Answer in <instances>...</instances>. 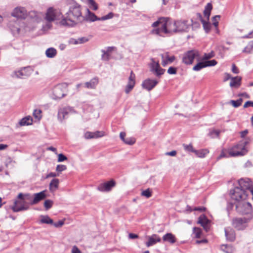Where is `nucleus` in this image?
I'll return each mask as SVG.
<instances>
[{"instance_id":"1","label":"nucleus","mask_w":253,"mask_h":253,"mask_svg":"<svg viewBox=\"0 0 253 253\" xmlns=\"http://www.w3.org/2000/svg\"><path fill=\"white\" fill-rule=\"evenodd\" d=\"M66 15L60 21L61 24L63 26H74L84 21V16L82 15L81 6L77 3H74L70 6Z\"/></svg>"},{"instance_id":"2","label":"nucleus","mask_w":253,"mask_h":253,"mask_svg":"<svg viewBox=\"0 0 253 253\" xmlns=\"http://www.w3.org/2000/svg\"><path fill=\"white\" fill-rule=\"evenodd\" d=\"M32 198V195L30 193H19L16 199L14 202L13 205L11 208V209L14 212H19L29 210L31 205L30 200Z\"/></svg>"},{"instance_id":"3","label":"nucleus","mask_w":253,"mask_h":253,"mask_svg":"<svg viewBox=\"0 0 253 253\" xmlns=\"http://www.w3.org/2000/svg\"><path fill=\"white\" fill-rule=\"evenodd\" d=\"M228 152L229 155L231 157L244 156L247 152L246 149V143L245 142H241L229 149Z\"/></svg>"},{"instance_id":"4","label":"nucleus","mask_w":253,"mask_h":253,"mask_svg":"<svg viewBox=\"0 0 253 253\" xmlns=\"http://www.w3.org/2000/svg\"><path fill=\"white\" fill-rule=\"evenodd\" d=\"M236 209L237 211L241 214H247L250 213L252 211V207L251 204L246 201L242 200L238 201L236 204Z\"/></svg>"},{"instance_id":"5","label":"nucleus","mask_w":253,"mask_h":253,"mask_svg":"<svg viewBox=\"0 0 253 253\" xmlns=\"http://www.w3.org/2000/svg\"><path fill=\"white\" fill-rule=\"evenodd\" d=\"M230 194L231 198L236 201H241L242 200H246L248 194L247 191L240 188L239 187H236L234 189L231 190Z\"/></svg>"},{"instance_id":"6","label":"nucleus","mask_w":253,"mask_h":253,"mask_svg":"<svg viewBox=\"0 0 253 253\" xmlns=\"http://www.w3.org/2000/svg\"><path fill=\"white\" fill-rule=\"evenodd\" d=\"M200 58L199 52L197 50H191L184 53L182 57V62L186 65L192 64L194 59Z\"/></svg>"},{"instance_id":"7","label":"nucleus","mask_w":253,"mask_h":253,"mask_svg":"<svg viewBox=\"0 0 253 253\" xmlns=\"http://www.w3.org/2000/svg\"><path fill=\"white\" fill-rule=\"evenodd\" d=\"M67 87V85L66 84L56 85L53 89V99H59L64 97Z\"/></svg>"},{"instance_id":"8","label":"nucleus","mask_w":253,"mask_h":253,"mask_svg":"<svg viewBox=\"0 0 253 253\" xmlns=\"http://www.w3.org/2000/svg\"><path fill=\"white\" fill-rule=\"evenodd\" d=\"M33 70L31 67H24L18 71H14L12 75V77L17 78L25 79L30 76Z\"/></svg>"},{"instance_id":"9","label":"nucleus","mask_w":253,"mask_h":253,"mask_svg":"<svg viewBox=\"0 0 253 253\" xmlns=\"http://www.w3.org/2000/svg\"><path fill=\"white\" fill-rule=\"evenodd\" d=\"M177 27L176 26V21L171 22L166 18L165 22L163 25L162 30L165 34L177 33Z\"/></svg>"},{"instance_id":"10","label":"nucleus","mask_w":253,"mask_h":253,"mask_svg":"<svg viewBox=\"0 0 253 253\" xmlns=\"http://www.w3.org/2000/svg\"><path fill=\"white\" fill-rule=\"evenodd\" d=\"M191 26V23H188L186 20H179L176 21L177 32H187Z\"/></svg>"},{"instance_id":"11","label":"nucleus","mask_w":253,"mask_h":253,"mask_svg":"<svg viewBox=\"0 0 253 253\" xmlns=\"http://www.w3.org/2000/svg\"><path fill=\"white\" fill-rule=\"evenodd\" d=\"M11 15L18 18L25 19L27 16V12L24 7H17L13 10Z\"/></svg>"},{"instance_id":"12","label":"nucleus","mask_w":253,"mask_h":253,"mask_svg":"<svg viewBox=\"0 0 253 253\" xmlns=\"http://www.w3.org/2000/svg\"><path fill=\"white\" fill-rule=\"evenodd\" d=\"M32 196L33 198L30 200V204H31V205H36L46 198L45 192V191H42L39 193H35L34 195H32Z\"/></svg>"},{"instance_id":"13","label":"nucleus","mask_w":253,"mask_h":253,"mask_svg":"<svg viewBox=\"0 0 253 253\" xmlns=\"http://www.w3.org/2000/svg\"><path fill=\"white\" fill-rule=\"evenodd\" d=\"M115 183L113 180L100 184L97 187V190L101 192H108L111 190L115 186Z\"/></svg>"},{"instance_id":"14","label":"nucleus","mask_w":253,"mask_h":253,"mask_svg":"<svg viewBox=\"0 0 253 253\" xmlns=\"http://www.w3.org/2000/svg\"><path fill=\"white\" fill-rule=\"evenodd\" d=\"M158 82L156 80L147 79L143 82L142 85L144 88L148 91H150L158 84Z\"/></svg>"},{"instance_id":"15","label":"nucleus","mask_w":253,"mask_h":253,"mask_svg":"<svg viewBox=\"0 0 253 253\" xmlns=\"http://www.w3.org/2000/svg\"><path fill=\"white\" fill-rule=\"evenodd\" d=\"M238 183L239 187L247 191V193L248 191L251 192V190L253 189L249 179L245 180L244 179H241L239 180Z\"/></svg>"},{"instance_id":"16","label":"nucleus","mask_w":253,"mask_h":253,"mask_svg":"<svg viewBox=\"0 0 253 253\" xmlns=\"http://www.w3.org/2000/svg\"><path fill=\"white\" fill-rule=\"evenodd\" d=\"M57 18V12L52 7L48 8L46 15L45 19L48 22H51L55 20Z\"/></svg>"},{"instance_id":"17","label":"nucleus","mask_w":253,"mask_h":253,"mask_svg":"<svg viewBox=\"0 0 253 253\" xmlns=\"http://www.w3.org/2000/svg\"><path fill=\"white\" fill-rule=\"evenodd\" d=\"M148 241L146 243V245L147 247L152 246L156 244L157 242L161 241V238L156 234H153L151 236L148 237Z\"/></svg>"},{"instance_id":"18","label":"nucleus","mask_w":253,"mask_h":253,"mask_svg":"<svg viewBox=\"0 0 253 253\" xmlns=\"http://www.w3.org/2000/svg\"><path fill=\"white\" fill-rule=\"evenodd\" d=\"M104 135L103 131H97L95 132H86L84 134V137L86 139L96 138Z\"/></svg>"},{"instance_id":"19","label":"nucleus","mask_w":253,"mask_h":253,"mask_svg":"<svg viewBox=\"0 0 253 253\" xmlns=\"http://www.w3.org/2000/svg\"><path fill=\"white\" fill-rule=\"evenodd\" d=\"M246 222V219L244 218H236L233 219V225L238 230L241 229V226Z\"/></svg>"},{"instance_id":"20","label":"nucleus","mask_w":253,"mask_h":253,"mask_svg":"<svg viewBox=\"0 0 253 253\" xmlns=\"http://www.w3.org/2000/svg\"><path fill=\"white\" fill-rule=\"evenodd\" d=\"M87 13L84 17V20L89 22H94L100 20V18L97 17L93 13L91 12L88 9H86Z\"/></svg>"},{"instance_id":"21","label":"nucleus","mask_w":253,"mask_h":253,"mask_svg":"<svg viewBox=\"0 0 253 253\" xmlns=\"http://www.w3.org/2000/svg\"><path fill=\"white\" fill-rule=\"evenodd\" d=\"M69 108H63L59 109L58 113V119L62 121L66 117L69 113Z\"/></svg>"},{"instance_id":"22","label":"nucleus","mask_w":253,"mask_h":253,"mask_svg":"<svg viewBox=\"0 0 253 253\" xmlns=\"http://www.w3.org/2000/svg\"><path fill=\"white\" fill-rule=\"evenodd\" d=\"M225 234L228 240L232 242L235 239V234L232 230L228 228H226L224 229Z\"/></svg>"},{"instance_id":"23","label":"nucleus","mask_w":253,"mask_h":253,"mask_svg":"<svg viewBox=\"0 0 253 253\" xmlns=\"http://www.w3.org/2000/svg\"><path fill=\"white\" fill-rule=\"evenodd\" d=\"M209 222L210 221L206 218L204 215L200 216L199 218L198 223H200L207 231L209 229L208 226Z\"/></svg>"},{"instance_id":"24","label":"nucleus","mask_w":253,"mask_h":253,"mask_svg":"<svg viewBox=\"0 0 253 253\" xmlns=\"http://www.w3.org/2000/svg\"><path fill=\"white\" fill-rule=\"evenodd\" d=\"M98 83V80L97 78L92 79L90 81L86 82L84 86L87 88L94 89Z\"/></svg>"},{"instance_id":"25","label":"nucleus","mask_w":253,"mask_h":253,"mask_svg":"<svg viewBox=\"0 0 253 253\" xmlns=\"http://www.w3.org/2000/svg\"><path fill=\"white\" fill-rule=\"evenodd\" d=\"M242 78L239 76L232 77L230 83V86L231 87H238L240 85Z\"/></svg>"},{"instance_id":"26","label":"nucleus","mask_w":253,"mask_h":253,"mask_svg":"<svg viewBox=\"0 0 253 253\" xmlns=\"http://www.w3.org/2000/svg\"><path fill=\"white\" fill-rule=\"evenodd\" d=\"M163 240L165 242H168L171 244H173L176 242L175 236L171 233H167L163 237Z\"/></svg>"},{"instance_id":"27","label":"nucleus","mask_w":253,"mask_h":253,"mask_svg":"<svg viewBox=\"0 0 253 253\" xmlns=\"http://www.w3.org/2000/svg\"><path fill=\"white\" fill-rule=\"evenodd\" d=\"M59 180L58 179H53L49 184V190L51 192H54L59 186Z\"/></svg>"},{"instance_id":"28","label":"nucleus","mask_w":253,"mask_h":253,"mask_svg":"<svg viewBox=\"0 0 253 253\" xmlns=\"http://www.w3.org/2000/svg\"><path fill=\"white\" fill-rule=\"evenodd\" d=\"M33 119L30 116L26 117L22 119L19 122V124L21 126H29L32 125Z\"/></svg>"},{"instance_id":"29","label":"nucleus","mask_w":253,"mask_h":253,"mask_svg":"<svg viewBox=\"0 0 253 253\" xmlns=\"http://www.w3.org/2000/svg\"><path fill=\"white\" fill-rule=\"evenodd\" d=\"M57 54L56 50L53 47H50L46 49L45 55L48 58H53Z\"/></svg>"},{"instance_id":"30","label":"nucleus","mask_w":253,"mask_h":253,"mask_svg":"<svg viewBox=\"0 0 253 253\" xmlns=\"http://www.w3.org/2000/svg\"><path fill=\"white\" fill-rule=\"evenodd\" d=\"M198 15L200 17L201 21L203 24V26L205 32L208 33L210 32L211 29V25L209 22H207L206 21L203 19L202 16L200 14L198 13Z\"/></svg>"},{"instance_id":"31","label":"nucleus","mask_w":253,"mask_h":253,"mask_svg":"<svg viewBox=\"0 0 253 253\" xmlns=\"http://www.w3.org/2000/svg\"><path fill=\"white\" fill-rule=\"evenodd\" d=\"M221 250L225 253H233L234 248L231 245H222L220 247Z\"/></svg>"},{"instance_id":"32","label":"nucleus","mask_w":253,"mask_h":253,"mask_svg":"<svg viewBox=\"0 0 253 253\" xmlns=\"http://www.w3.org/2000/svg\"><path fill=\"white\" fill-rule=\"evenodd\" d=\"M212 8V5L211 3H208L205 6L204 13L205 16L207 17L208 20L209 19Z\"/></svg>"},{"instance_id":"33","label":"nucleus","mask_w":253,"mask_h":253,"mask_svg":"<svg viewBox=\"0 0 253 253\" xmlns=\"http://www.w3.org/2000/svg\"><path fill=\"white\" fill-rule=\"evenodd\" d=\"M40 222L42 223L50 224L53 223V221L47 215H41Z\"/></svg>"},{"instance_id":"34","label":"nucleus","mask_w":253,"mask_h":253,"mask_svg":"<svg viewBox=\"0 0 253 253\" xmlns=\"http://www.w3.org/2000/svg\"><path fill=\"white\" fill-rule=\"evenodd\" d=\"M209 153V151L206 149H203L200 150H196L194 153L199 158H204L206 155Z\"/></svg>"},{"instance_id":"35","label":"nucleus","mask_w":253,"mask_h":253,"mask_svg":"<svg viewBox=\"0 0 253 253\" xmlns=\"http://www.w3.org/2000/svg\"><path fill=\"white\" fill-rule=\"evenodd\" d=\"M111 48L112 47H109L107 51L102 50V52H103V54L102 55V60L105 61L109 60L110 58V54L108 52L111 51Z\"/></svg>"},{"instance_id":"36","label":"nucleus","mask_w":253,"mask_h":253,"mask_svg":"<svg viewBox=\"0 0 253 253\" xmlns=\"http://www.w3.org/2000/svg\"><path fill=\"white\" fill-rule=\"evenodd\" d=\"M166 18L164 17H161L157 21L154 22L152 26L153 27H157L159 26H161V27H163V25L164 24V22H165Z\"/></svg>"},{"instance_id":"37","label":"nucleus","mask_w":253,"mask_h":253,"mask_svg":"<svg viewBox=\"0 0 253 253\" xmlns=\"http://www.w3.org/2000/svg\"><path fill=\"white\" fill-rule=\"evenodd\" d=\"M159 63L158 62H156L154 59H151V63H150V71L152 73L154 72L157 68L159 67Z\"/></svg>"},{"instance_id":"38","label":"nucleus","mask_w":253,"mask_h":253,"mask_svg":"<svg viewBox=\"0 0 253 253\" xmlns=\"http://www.w3.org/2000/svg\"><path fill=\"white\" fill-rule=\"evenodd\" d=\"M206 67L205 62H200L194 66L193 68V70L196 71H199L202 69Z\"/></svg>"},{"instance_id":"39","label":"nucleus","mask_w":253,"mask_h":253,"mask_svg":"<svg viewBox=\"0 0 253 253\" xmlns=\"http://www.w3.org/2000/svg\"><path fill=\"white\" fill-rule=\"evenodd\" d=\"M243 102V99L241 98H239L237 100H231L230 101V103L234 107L237 108L239 107Z\"/></svg>"},{"instance_id":"40","label":"nucleus","mask_w":253,"mask_h":253,"mask_svg":"<svg viewBox=\"0 0 253 253\" xmlns=\"http://www.w3.org/2000/svg\"><path fill=\"white\" fill-rule=\"evenodd\" d=\"M165 72V69L162 68L159 65V67L156 69L153 73L157 77H159L161 75H163Z\"/></svg>"},{"instance_id":"41","label":"nucleus","mask_w":253,"mask_h":253,"mask_svg":"<svg viewBox=\"0 0 253 253\" xmlns=\"http://www.w3.org/2000/svg\"><path fill=\"white\" fill-rule=\"evenodd\" d=\"M44 14L43 13L36 11V15H35V17L33 20L37 22H39L42 20Z\"/></svg>"},{"instance_id":"42","label":"nucleus","mask_w":253,"mask_h":253,"mask_svg":"<svg viewBox=\"0 0 253 253\" xmlns=\"http://www.w3.org/2000/svg\"><path fill=\"white\" fill-rule=\"evenodd\" d=\"M89 7L94 10H96L98 8L96 3L93 0H87Z\"/></svg>"},{"instance_id":"43","label":"nucleus","mask_w":253,"mask_h":253,"mask_svg":"<svg viewBox=\"0 0 253 253\" xmlns=\"http://www.w3.org/2000/svg\"><path fill=\"white\" fill-rule=\"evenodd\" d=\"M53 205L52 201L50 200H46L44 202V206L46 210L51 208Z\"/></svg>"},{"instance_id":"44","label":"nucleus","mask_w":253,"mask_h":253,"mask_svg":"<svg viewBox=\"0 0 253 253\" xmlns=\"http://www.w3.org/2000/svg\"><path fill=\"white\" fill-rule=\"evenodd\" d=\"M206 67L214 66L217 64V62L215 60H211L204 61Z\"/></svg>"},{"instance_id":"45","label":"nucleus","mask_w":253,"mask_h":253,"mask_svg":"<svg viewBox=\"0 0 253 253\" xmlns=\"http://www.w3.org/2000/svg\"><path fill=\"white\" fill-rule=\"evenodd\" d=\"M219 134V131L216 130H211L209 133V135L210 136H211V138H214L218 137Z\"/></svg>"},{"instance_id":"46","label":"nucleus","mask_w":253,"mask_h":253,"mask_svg":"<svg viewBox=\"0 0 253 253\" xmlns=\"http://www.w3.org/2000/svg\"><path fill=\"white\" fill-rule=\"evenodd\" d=\"M124 142L128 145H132L134 144L135 142V139L131 137H128L126 138H125V141Z\"/></svg>"},{"instance_id":"47","label":"nucleus","mask_w":253,"mask_h":253,"mask_svg":"<svg viewBox=\"0 0 253 253\" xmlns=\"http://www.w3.org/2000/svg\"><path fill=\"white\" fill-rule=\"evenodd\" d=\"M184 149L186 151H189V152H192L194 153L195 150L193 148L192 145L191 144H183V145Z\"/></svg>"},{"instance_id":"48","label":"nucleus","mask_w":253,"mask_h":253,"mask_svg":"<svg viewBox=\"0 0 253 253\" xmlns=\"http://www.w3.org/2000/svg\"><path fill=\"white\" fill-rule=\"evenodd\" d=\"M141 195L143 196L147 197V198H150L152 195V193L149 189H147L142 191Z\"/></svg>"},{"instance_id":"49","label":"nucleus","mask_w":253,"mask_h":253,"mask_svg":"<svg viewBox=\"0 0 253 253\" xmlns=\"http://www.w3.org/2000/svg\"><path fill=\"white\" fill-rule=\"evenodd\" d=\"M67 169V167L63 165H58L56 168V170L58 172L63 171Z\"/></svg>"},{"instance_id":"50","label":"nucleus","mask_w":253,"mask_h":253,"mask_svg":"<svg viewBox=\"0 0 253 253\" xmlns=\"http://www.w3.org/2000/svg\"><path fill=\"white\" fill-rule=\"evenodd\" d=\"M41 113H42V111L41 110L36 109L34 110V111L33 112V115L35 118L40 119L41 118Z\"/></svg>"},{"instance_id":"51","label":"nucleus","mask_w":253,"mask_h":253,"mask_svg":"<svg viewBox=\"0 0 253 253\" xmlns=\"http://www.w3.org/2000/svg\"><path fill=\"white\" fill-rule=\"evenodd\" d=\"M135 84H133L132 83H128L127 84L126 88L125 89V92L126 93H128L133 88Z\"/></svg>"},{"instance_id":"52","label":"nucleus","mask_w":253,"mask_h":253,"mask_svg":"<svg viewBox=\"0 0 253 253\" xmlns=\"http://www.w3.org/2000/svg\"><path fill=\"white\" fill-rule=\"evenodd\" d=\"M113 15H114V14L112 12H110L107 15L101 17L100 18V20H102V21L109 19L113 18Z\"/></svg>"},{"instance_id":"53","label":"nucleus","mask_w":253,"mask_h":253,"mask_svg":"<svg viewBox=\"0 0 253 253\" xmlns=\"http://www.w3.org/2000/svg\"><path fill=\"white\" fill-rule=\"evenodd\" d=\"M168 73L170 75H174L176 74V68L173 67H170L168 70Z\"/></svg>"},{"instance_id":"54","label":"nucleus","mask_w":253,"mask_h":253,"mask_svg":"<svg viewBox=\"0 0 253 253\" xmlns=\"http://www.w3.org/2000/svg\"><path fill=\"white\" fill-rule=\"evenodd\" d=\"M135 75L132 71L131 72L130 76L128 79V83H132L135 84Z\"/></svg>"},{"instance_id":"55","label":"nucleus","mask_w":253,"mask_h":253,"mask_svg":"<svg viewBox=\"0 0 253 253\" xmlns=\"http://www.w3.org/2000/svg\"><path fill=\"white\" fill-rule=\"evenodd\" d=\"M165 57L167 60V61H168L169 63H172V62L174 61V60L175 59L174 56H172L170 57L168 55V53H166Z\"/></svg>"},{"instance_id":"56","label":"nucleus","mask_w":253,"mask_h":253,"mask_svg":"<svg viewBox=\"0 0 253 253\" xmlns=\"http://www.w3.org/2000/svg\"><path fill=\"white\" fill-rule=\"evenodd\" d=\"M214 56V53L213 51H211L209 53H205L204 56V59H209Z\"/></svg>"},{"instance_id":"57","label":"nucleus","mask_w":253,"mask_h":253,"mask_svg":"<svg viewBox=\"0 0 253 253\" xmlns=\"http://www.w3.org/2000/svg\"><path fill=\"white\" fill-rule=\"evenodd\" d=\"M161 32H163V30H162V27H161L160 28L154 29L151 31V33L152 34L158 35H160Z\"/></svg>"},{"instance_id":"58","label":"nucleus","mask_w":253,"mask_h":253,"mask_svg":"<svg viewBox=\"0 0 253 253\" xmlns=\"http://www.w3.org/2000/svg\"><path fill=\"white\" fill-rule=\"evenodd\" d=\"M67 160V157L63 154H60L58 155V162H62Z\"/></svg>"},{"instance_id":"59","label":"nucleus","mask_w":253,"mask_h":253,"mask_svg":"<svg viewBox=\"0 0 253 253\" xmlns=\"http://www.w3.org/2000/svg\"><path fill=\"white\" fill-rule=\"evenodd\" d=\"M194 232L195 233V236L196 238H199L200 237L201 235V231L198 228L194 227L193 228Z\"/></svg>"},{"instance_id":"60","label":"nucleus","mask_w":253,"mask_h":253,"mask_svg":"<svg viewBox=\"0 0 253 253\" xmlns=\"http://www.w3.org/2000/svg\"><path fill=\"white\" fill-rule=\"evenodd\" d=\"M53 224L55 227H60L64 225V221L63 220H59L58 222L53 223Z\"/></svg>"},{"instance_id":"61","label":"nucleus","mask_w":253,"mask_h":253,"mask_svg":"<svg viewBox=\"0 0 253 253\" xmlns=\"http://www.w3.org/2000/svg\"><path fill=\"white\" fill-rule=\"evenodd\" d=\"M232 71L235 74H238L239 72L238 68L234 64L232 65Z\"/></svg>"},{"instance_id":"62","label":"nucleus","mask_w":253,"mask_h":253,"mask_svg":"<svg viewBox=\"0 0 253 253\" xmlns=\"http://www.w3.org/2000/svg\"><path fill=\"white\" fill-rule=\"evenodd\" d=\"M11 31L13 34H19L20 32V28L14 26L13 28H11Z\"/></svg>"},{"instance_id":"63","label":"nucleus","mask_w":253,"mask_h":253,"mask_svg":"<svg viewBox=\"0 0 253 253\" xmlns=\"http://www.w3.org/2000/svg\"><path fill=\"white\" fill-rule=\"evenodd\" d=\"M249 106H252L253 107V101H248L244 105V108H247Z\"/></svg>"},{"instance_id":"64","label":"nucleus","mask_w":253,"mask_h":253,"mask_svg":"<svg viewBox=\"0 0 253 253\" xmlns=\"http://www.w3.org/2000/svg\"><path fill=\"white\" fill-rule=\"evenodd\" d=\"M72 253H81V252L76 246H74L72 250Z\"/></svg>"}]
</instances>
